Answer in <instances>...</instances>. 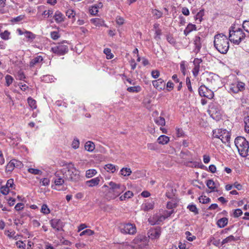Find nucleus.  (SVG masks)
<instances>
[{"label":"nucleus","mask_w":249,"mask_h":249,"mask_svg":"<svg viewBox=\"0 0 249 249\" xmlns=\"http://www.w3.org/2000/svg\"><path fill=\"white\" fill-rule=\"evenodd\" d=\"M147 238L145 236L139 235L134 239V242L140 245H144L147 243Z\"/></svg>","instance_id":"15"},{"label":"nucleus","mask_w":249,"mask_h":249,"mask_svg":"<svg viewBox=\"0 0 249 249\" xmlns=\"http://www.w3.org/2000/svg\"><path fill=\"white\" fill-rule=\"evenodd\" d=\"M41 212L43 213L44 214H47L50 213V211L48 208L47 205L46 204H43L41 209Z\"/></svg>","instance_id":"52"},{"label":"nucleus","mask_w":249,"mask_h":249,"mask_svg":"<svg viewBox=\"0 0 249 249\" xmlns=\"http://www.w3.org/2000/svg\"><path fill=\"white\" fill-rule=\"evenodd\" d=\"M132 171L130 168H127V167H124L123 168L120 170V174L124 176V177H126L130 175L131 174Z\"/></svg>","instance_id":"33"},{"label":"nucleus","mask_w":249,"mask_h":249,"mask_svg":"<svg viewBox=\"0 0 249 249\" xmlns=\"http://www.w3.org/2000/svg\"><path fill=\"white\" fill-rule=\"evenodd\" d=\"M152 218L154 221H151V220H150V222L152 225L160 224V222L166 219L164 215L160 214L155 215Z\"/></svg>","instance_id":"14"},{"label":"nucleus","mask_w":249,"mask_h":249,"mask_svg":"<svg viewBox=\"0 0 249 249\" xmlns=\"http://www.w3.org/2000/svg\"><path fill=\"white\" fill-rule=\"evenodd\" d=\"M52 227L56 231H61L64 226L63 222L60 219H54L50 221Z\"/></svg>","instance_id":"12"},{"label":"nucleus","mask_w":249,"mask_h":249,"mask_svg":"<svg viewBox=\"0 0 249 249\" xmlns=\"http://www.w3.org/2000/svg\"><path fill=\"white\" fill-rule=\"evenodd\" d=\"M102 178L101 177H98L93 178H92L89 180L86 181V184L89 187H92L97 186Z\"/></svg>","instance_id":"16"},{"label":"nucleus","mask_w":249,"mask_h":249,"mask_svg":"<svg viewBox=\"0 0 249 249\" xmlns=\"http://www.w3.org/2000/svg\"><path fill=\"white\" fill-rule=\"evenodd\" d=\"M27 101L29 106L32 109H34L36 108L37 105L36 101L35 100L31 97H29L27 99Z\"/></svg>","instance_id":"34"},{"label":"nucleus","mask_w":249,"mask_h":249,"mask_svg":"<svg viewBox=\"0 0 249 249\" xmlns=\"http://www.w3.org/2000/svg\"><path fill=\"white\" fill-rule=\"evenodd\" d=\"M202 38L199 36H195L194 39V44L195 45V49L194 50V53H197L199 52L202 47Z\"/></svg>","instance_id":"13"},{"label":"nucleus","mask_w":249,"mask_h":249,"mask_svg":"<svg viewBox=\"0 0 249 249\" xmlns=\"http://www.w3.org/2000/svg\"><path fill=\"white\" fill-rule=\"evenodd\" d=\"M237 239L233 236L232 235H231L226 238H224L221 242V246H225L226 245L228 244L229 243H231L232 242H234L237 240Z\"/></svg>","instance_id":"21"},{"label":"nucleus","mask_w":249,"mask_h":249,"mask_svg":"<svg viewBox=\"0 0 249 249\" xmlns=\"http://www.w3.org/2000/svg\"><path fill=\"white\" fill-rule=\"evenodd\" d=\"M97 173V171L94 169L88 170L86 172V177L87 178H91Z\"/></svg>","instance_id":"35"},{"label":"nucleus","mask_w":249,"mask_h":249,"mask_svg":"<svg viewBox=\"0 0 249 249\" xmlns=\"http://www.w3.org/2000/svg\"><path fill=\"white\" fill-rule=\"evenodd\" d=\"M120 231L124 234L133 235L137 232L135 225L131 223H124L119 227Z\"/></svg>","instance_id":"8"},{"label":"nucleus","mask_w":249,"mask_h":249,"mask_svg":"<svg viewBox=\"0 0 249 249\" xmlns=\"http://www.w3.org/2000/svg\"><path fill=\"white\" fill-rule=\"evenodd\" d=\"M40 183L42 185L46 186L49 185L50 180L48 178H43L40 180Z\"/></svg>","instance_id":"56"},{"label":"nucleus","mask_w":249,"mask_h":249,"mask_svg":"<svg viewBox=\"0 0 249 249\" xmlns=\"http://www.w3.org/2000/svg\"><path fill=\"white\" fill-rule=\"evenodd\" d=\"M85 148L89 152H92L95 149V145L93 142L88 141L85 144Z\"/></svg>","instance_id":"28"},{"label":"nucleus","mask_w":249,"mask_h":249,"mask_svg":"<svg viewBox=\"0 0 249 249\" xmlns=\"http://www.w3.org/2000/svg\"><path fill=\"white\" fill-rule=\"evenodd\" d=\"M229 39L223 34H218L214 36V46L216 49L222 54H226L229 49Z\"/></svg>","instance_id":"2"},{"label":"nucleus","mask_w":249,"mask_h":249,"mask_svg":"<svg viewBox=\"0 0 249 249\" xmlns=\"http://www.w3.org/2000/svg\"><path fill=\"white\" fill-rule=\"evenodd\" d=\"M206 185L209 189L212 190L213 191H215L214 189L216 188V185L213 180H208L206 183Z\"/></svg>","instance_id":"36"},{"label":"nucleus","mask_w":249,"mask_h":249,"mask_svg":"<svg viewBox=\"0 0 249 249\" xmlns=\"http://www.w3.org/2000/svg\"><path fill=\"white\" fill-rule=\"evenodd\" d=\"M104 168L107 172H110L112 173H114L116 170L118 169L117 166H116L115 165L110 163L106 164Z\"/></svg>","instance_id":"30"},{"label":"nucleus","mask_w":249,"mask_h":249,"mask_svg":"<svg viewBox=\"0 0 249 249\" xmlns=\"http://www.w3.org/2000/svg\"><path fill=\"white\" fill-rule=\"evenodd\" d=\"M94 232L93 231H92L90 229H87V230L82 231L80 233L79 235L80 236H82L85 235H86L88 236H90V235H92L94 234Z\"/></svg>","instance_id":"42"},{"label":"nucleus","mask_w":249,"mask_h":249,"mask_svg":"<svg viewBox=\"0 0 249 249\" xmlns=\"http://www.w3.org/2000/svg\"><path fill=\"white\" fill-rule=\"evenodd\" d=\"M141 88L139 86L130 87L127 89V90L130 92H139L141 91Z\"/></svg>","instance_id":"39"},{"label":"nucleus","mask_w":249,"mask_h":249,"mask_svg":"<svg viewBox=\"0 0 249 249\" xmlns=\"http://www.w3.org/2000/svg\"><path fill=\"white\" fill-rule=\"evenodd\" d=\"M52 51L58 55H63L69 50L68 46L65 43H58L51 48Z\"/></svg>","instance_id":"10"},{"label":"nucleus","mask_w":249,"mask_h":249,"mask_svg":"<svg viewBox=\"0 0 249 249\" xmlns=\"http://www.w3.org/2000/svg\"><path fill=\"white\" fill-rule=\"evenodd\" d=\"M235 145L239 154L245 157L248 155L249 149V142L243 137H238L234 141Z\"/></svg>","instance_id":"4"},{"label":"nucleus","mask_w":249,"mask_h":249,"mask_svg":"<svg viewBox=\"0 0 249 249\" xmlns=\"http://www.w3.org/2000/svg\"><path fill=\"white\" fill-rule=\"evenodd\" d=\"M13 162L12 161V160H11L7 164L6 166V170L7 172H11L13 171L15 167V165L13 164Z\"/></svg>","instance_id":"46"},{"label":"nucleus","mask_w":249,"mask_h":249,"mask_svg":"<svg viewBox=\"0 0 249 249\" xmlns=\"http://www.w3.org/2000/svg\"><path fill=\"white\" fill-rule=\"evenodd\" d=\"M152 14L154 16H156L157 18H160L162 15V12L156 9L153 10Z\"/></svg>","instance_id":"57"},{"label":"nucleus","mask_w":249,"mask_h":249,"mask_svg":"<svg viewBox=\"0 0 249 249\" xmlns=\"http://www.w3.org/2000/svg\"><path fill=\"white\" fill-rule=\"evenodd\" d=\"M245 123V130L248 134L249 133V116H247L244 118Z\"/></svg>","instance_id":"44"},{"label":"nucleus","mask_w":249,"mask_h":249,"mask_svg":"<svg viewBox=\"0 0 249 249\" xmlns=\"http://www.w3.org/2000/svg\"><path fill=\"white\" fill-rule=\"evenodd\" d=\"M43 57L41 56H37L33 58L30 62V66L34 67L36 66H39L43 61Z\"/></svg>","instance_id":"18"},{"label":"nucleus","mask_w":249,"mask_h":249,"mask_svg":"<svg viewBox=\"0 0 249 249\" xmlns=\"http://www.w3.org/2000/svg\"><path fill=\"white\" fill-rule=\"evenodd\" d=\"M245 34L242 29L231 27L229 30V40L236 45L240 43L245 38Z\"/></svg>","instance_id":"3"},{"label":"nucleus","mask_w":249,"mask_h":249,"mask_svg":"<svg viewBox=\"0 0 249 249\" xmlns=\"http://www.w3.org/2000/svg\"><path fill=\"white\" fill-rule=\"evenodd\" d=\"M199 201L203 204H207L211 201V199L206 196H201L199 197Z\"/></svg>","instance_id":"41"},{"label":"nucleus","mask_w":249,"mask_h":249,"mask_svg":"<svg viewBox=\"0 0 249 249\" xmlns=\"http://www.w3.org/2000/svg\"><path fill=\"white\" fill-rule=\"evenodd\" d=\"M213 138L220 139L223 143H226L230 141V132L226 129H216L213 131Z\"/></svg>","instance_id":"6"},{"label":"nucleus","mask_w":249,"mask_h":249,"mask_svg":"<svg viewBox=\"0 0 249 249\" xmlns=\"http://www.w3.org/2000/svg\"><path fill=\"white\" fill-rule=\"evenodd\" d=\"M156 124L159 125L163 126L165 124V119L162 117H158L155 119Z\"/></svg>","instance_id":"37"},{"label":"nucleus","mask_w":249,"mask_h":249,"mask_svg":"<svg viewBox=\"0 0 249 249\" xmlns=\"http://www.w3.org/2000/svg\"><path fill=\"white\" fill-rule=\"evenodd\" d=\"M187 67V64L186 61H182L180 63V71L182 74L185 75L186 71V68Z\"/></svg>","instance_id":"38"},{"label":"nucleus","mask_w":249,"mask_h":249,"mask_svg":"<svg viewBox=\"0 0 249 249\" xmlns=\"http://www.w3.org/2000/svg\"><path fill=\"white\" fill-rule=\"evenodd\" d=\"M6 187H7L8 188L11 189H14L15 188V184L14 183V180L12 178H10L8 179L7 181L6 184L5 185Z\"/></svg>","instance_id":"48"},{"label":"nucleus","mask_w":249,"mask_h":249,"mask_svg":"<svg viewBox=\"0 0 249 249\" xmlns=\"http://www.w3.org/2000/svg\"><path fill=\"white\" fill-rule=\"evenodd\" d=\"M186 85H187V88H188V90L192 92L193 91V89H192V86H191V81H190V78L189 77H187L186 78Z\"/></svg>","instance_id":"61"},{"label":"nucleus","mask_w":249,"mask_h":249,"mask_svg":"<svg viewBox=\"0 0 249 249\" xmlns=\"http://www.w3.org/2000/svg\"><path fill=\"white\" fill-rule=\"evenodd\" d=\"M79 140L77 138L74 139L71 144L72 147L75 149H77L79 147Z\"/></svg>","instance_id":"50"},{"label":"nucleus","mask_w":249,"mask_h":249,"mask_svg":"<svg viewBox=\"0 0 249 249\" xmlns=\"http://www.w3.org/2000/svg\"><path fill=\"white\" fill-rule=\"evenodd\" d=\"M65 180H66L63 178V175L61 176L58 173L55 174V177L54 179V183L55 185L60 186L63 185L65 182Z\"/></svg>","instance_id":"17"},{"label":"nucleus","mask_w":249,"mask_h":249,"mask_svg":"<svg viewBox=\"0 0 249 249\" xmlns=\"http://www.w3.org/2000/svg\"><path fill=\"white\" fill-rule=\"evenodd\" d=\"M154 203L153 201H146L142 205V210L145 212L149 211L154 208Z\"/></svg>","instance_id":"19"},{"label":"nucleus","mask_w":249,"mask_h":249,"mask_svg":"<svg viewBox=\"0 0 249 249\" xmlns=\"http://www.w3.org/2000/svg\"><path fill=\"white\" fill-rule=\"evenodd\" d=\"M152 84L153 86L158 89H162V88L165 86L164 80L161 78L153 81Z\"/></svg>","instance_id":"20"},{"label":"nucleus","mask_w":249,"mask_h":249,"mask_svg":"<svg viewBox=\"0 0 249 249\" xmlns=\"http://www.w3.org/2000/svg\"><path fill=\"white\" fill-rule=\"evenodd\" d=\"M60 173L63 175V178L66 180L77 182L81 179L80 171L71 163H70L61 169Z\"/></svg>","instance_id":"1"},{"label":"nucleus","mask_w":249,"mask_h":249,"mask_svg":"<svg viewBox=\"0 0 249 249\" xmlns=\"http://www.w3.org/2000/svg\"><path fill=\"white\" fill-rule=\"evenodd\" d=\"M196 25L189 23L184 30V34L185 36H187L193 31L196 30Z\"/></svg>","instance_id":"26"},{"label":"nucleus","mask_w":249,"mask_h":249,"mask_svg":"<svg viewBox=\"0 0 249 249\" xmlns=\"http://www.w3.org/2000/svg\"><path fill=\"white\" fill-rule=\"evenodd\" d=\"M242 27L246 32L249 33V20L244 21Z\"/></svg>","instance_id":"53"},{"label":"nucleus","mask_w":249,"mask_h":249,"mask_svg":"<svg viewBox=\"0 0 249 249\" xmlns=\"http://www.w3.org/2000/svg\"><path fill=\"white\" fill-rule=\"evenodd\" d=\"M91 21L96 26L101 25L103 22L101 19L98 18H93Z\"/></svg>","instance_id":"55"},{"label":"nucleus","mask_w":249,"mask_h":249,"mask_svg":"<svg viewBox=\"0 0 249 249\" xmlns=\"http://www.w3.org/2000/svg\"><path fill=\"white\" fill-rule=\"evenodd\" d=\"M150 234L148 235L149 237L151 238L152 239L158 238L161 233L160 230V229H155L151 230L149 232Z\"/></svg>","instance_id":"22"},{"label":"nucleus","mask_w":249,"mask_h":249,"mask_svg":"<svg viewBox=\"0 0 249 249\" xmlns=\"http://www.w3.org/2000/svg\"><path fill=\"white\" fill-rule=\"evenodd\" d=\"M0 35L2 39L8 40L9 38L10 33L8 31H5L1 33Z\"/></svg>","instance_id":"51"},{"label":"nucleus","mask_w":249,"mask_h":249,"mask_svg":"<svg viewBox=\"0 0 249 249\" xmlns=\"http://www.w3.org/2000/svg\"><path fill=\"white\" fill-rule=\"evenodd\" d=\"M187 208L189 210V211L193 212L195 214H197L198 213V210L195 205H189L188 206Z\"/></svg>","instance_id":"40"},{"label":"nucleus","mask_w":249,"mask_h":249,"mask_svg":"<svg viewBox=\"0 0 249 249\" xmlns=\"http://www.w3.org/2000/svg\"><path fill=\"white\" fill-rule=\"evenodd\" d=\"M228 219L226 217L219 219L217 222V226L220 228H224L228 224Z\"/></svg>","instance_id":"32"},{"label":"nucleus","mask_w":249,"mask_h":249,"mask_svg":"<svg viewBox=\"0 0 249 249\" xmlns=\"http://www.w3.org/2000/svg\"><path fill=\"white\" fill-rule=\"evenodd\" d=\"M200 96L206 97L209 99H212L214 96L213 92L205 86H201L198 89Z\"/></svg>","instance_id":"11"},{"label":"nucleus","mask_w":249,"mask_h":249,"mask_svg":"<svg viewBox=\"0 0 249 249\" xmlns=\"http://www.w3.org/2000/svg\"><path fill=\"white\" fill-rule=\"evenodd\" d=\"M16 245L17 246V247L19 249H25L26 247L25 243L21 241H18L16 242Z\"/></svg>","instance_id":"54"},{"label":"nucleus","mask_w":249,"mask_h":249,"mask_svg":"<svg viewBox=\"0 0 249 249\" xmlns=\"http://www.w3.org/2000/svg\"><path fill=\"white\" fill-rule=\"evenodd\" d=\"M206 80L210 87L213 89H216L221 86L220 77L214 73H208L206 75Z\"/></svg>","instance_id":"5"},{"label":"nucleus","mask_w":249,"mask_h":249,"mask_svg":"<svg viewBox=\"0 0 249 249\" xmlns=\"http://www.w3.org/2000/svg\"><path fill=\"white\" fill-rule=\"evenodd\" d=\"M53 14V11L51 9H49L48 10H45L42 13L43 15H44L45 16H47V18H49V17L51 16Z\"/></svg>","instance_id":"63"},{"label":"nucleus","mask_w":249,"mask_h":249,"mask_svg":"<svg viewBox=\"0 0 249 249\" xmlns=\"http://www.w3.org/2000/svg\"><path fill=\"white\" fill-rule=\"evenodd\" d=\"M12 160L14 162L13 164L15 165V167L20 168L22 166V163L21 161L15 159H13Z\"/></svg>","instance_id":"59"},{"label":"nucleus","mask_w":249,"mask_h":249,"mask_svg":"<svg viewBox=\"0 0 249 249\" xmlns=\"http://www.w3.org/2000/svg\"><path fill=\"white\" fill-rule=\"evenodd\" d=\"M232 213L234 217H238L242 214L243 212L240 209H237L232 210Z\"/></svg>","instance_id":"43"},{"label":"nucleus","mask_w":249,"mask_h":249,"mask_svg":"<svg viewBox=\"0 0 249 249\" xmlns=\"http://www.w3.org/2000/svg\"><path fill=\"white\" fill-rule=\"evenodd\" d=\"M9 191H10V189L9 188H8L7 187H6L5 186H2L0 188V192L4 195H7L8 194Z\"/></svg>","instance_id":"58"},{"label":"nucleus","mask_w":249,"mask_h":249,"mask_svg":"<svg viewBox=\"0 0 249 249\" xmlns=\"http://www.w3.org/2000/svg\"><path fill=\"white\" fill-rule=\"evenodd\" d=\"M28 171L29 173L33 175H41L42 173L41 170H39L37 169H34L32 168H28Z\"/></svg>","instance_id":"45"},{"label":"nucleus","mask_w":249,"mask_h":249,"mask_svg":"<svg viewBox=\"0 0 249 249\" xmlns=\"http://www.w3.org/2000/svg\"><path fill=\"white\" fill-rule=\"evenodd\" d=\"M24 35L25 37L27 39V41L31 42L36 37V35L34 34L31 32L26 31L24 32Z\"/></svg>","instance_id":"29"},{"label":"nucleus","mask_w":249,"mask_h":249,"mask_svg":"<svg viewBox=\"0 0 249 249\" xmlns=\"http://www.w3.org/2000/svg\"><path fill=\"white\" fill-rule=\"evenodd\" d=\"M51 36L53 40H56L59 37V35L57 32L54 31L51 32Z\"/></svg>","instance_id":"62"},{"label":"nucleus","mask_w":249,"mask_h":249,"mask_svg":"<svg viewBox=\"0 0 249 249\" xmlns=\"http://www.w3.org/2000/svg\"><path fill=\"white\" fill-rule=\"evenodd\" d=\"M24 208V204L22 203H18L16 204L15 207V209L16 211H19L22 210Z\"/></svg>","instance_id":"60"},{"label":"nucleus","mask_w":249,"mask_h":249,"mask_svg":"<svg viewBox=\"0 0 249 249\" xmlns=\"http://www.w3.org/2000/svg\"><path fill=\"white\" fill-rule=\"evenodd\" d=\"M230 90L233 93H238L245 89V84L234 78L232 82L229 84Z\"/></svg>","instance_id":"9"},{"label":"nucleus","mask_w":249,"mask_h":249,"mask_svg":"<svg viewBox=\"0 0 249 249\" xmlns=\"http://www.w3.org/2000/svg\"><path fill=\"white\" fill-rule=\"evenodd\" d=\"M169 137L165 135L160 136L157 140V141L159 144H166L169 142Z\"/></svg>","instance_id":"24"},{"label":"nucleus","mask_w":249,"mask_h":249,"mask_svg":"<svg viewBox=\"0 0 249 249\" xmlns=\"http://www.w3.org/2000/svg\"><path fill=\"white\" fill-rule=\"evenodd\" d=\"M178 200L177 199H172L167 204V208L168 209H173L177 206Z\"/></svg>","instance_id":"31"},{"label":"nucleus","mask_w":249,"mask_h":249,"mask_svg":"<svg viewBox=\"0 0 249 249\" xmlns=\"http://www.w3.org/2000/svg\"><path fill=\"white\" fill-rule=\"evenodd\" d=\"M64 16L63 14L59 11H57L54 15V18L56 22L60 23L64 21Z\"/></svg>","instance_id":"23"},{"label":"nucleus","mask_w":249,"mask_h":249,"mask_svg":"<svg viewBox=\"0 0 249 249\" xmlns=\"http://www.w3.org/2000/svg\"><path fill=\"white\" fill-rule=\"evenodd\" d=\"M66 15L68 18L72 19V22L75 20L76 12L74 10L72 9H68L66 12Z\"/></svg>","instance_id":"27"},{"label":"nucleus","mask_w":249,"mask_h":249,"mask_svg":"<svg viewBox=\"0 0 249 249\" xmlns=\"http://www.w3.org/2000/svg\"><path fill=\"white\" fill-rule=\"evenodd\" d=\"M102 6L101 3H99L97 5L92 6L90 9L89 12L92 15H96L98 13V9Z\"/></svg>","instance_id":"25"},{"label":"nucleus","mask_w":249,"mask_h":249,"mask_svg":"<svg viewBox=\"0 0 249 249\" xmlns=\"http://www.w3.org/2000/svg\"><path fill=\"white\" fill-rule=\"evenodd\" d=\"M110 190L113 193L115 197L118 196L123 193L126 189L124 185L121 183H116L113 181L109 183Z\"/></svg>","instance_id":"7"},{"label":"nucleus","mask_w":249,"mask_h":249,"mask_svg":"<svg viewBox=\"0 0 249 249\" xmlns=\"http://www.w3.org/2000/svg\"><path fill=\"white\" fill-rule=\"evenodd\" d=\"M104 53L107 55V58L108 59H111L113 57V55L111 52V50L110 49L106 48L104 50Z\"/></svg>","instance_id":"47"},{"label":"nucleus","mask_w":249,"mask_h":249,"mask_svg":"<svg viewBox=\"0 0 249 249\" xmlns=\"http://www.w3.org/2000/svg\"><path fill=\"white\" fill-rule=\"evenodd\" d=\"M202 62L201 59L196 58L194 59L193 63L195 66L199 67L200 64Z\"/></svg>","instance_id":"64"},{"label":"nucleus","mask_w":249,"mask_h":249,"mask_svg":"<svg viewBox=\"0 0 249 249\" xmlns=\"http://www.w3.org/2000/svg\"><path fill=\"white\" fill-rule=\"evenodd\" d=\"M6 84L7 86H9L13 82L14 79L10 75H6L5 76Z\"/></svg>","instance_id":"49"}]
</instances>
